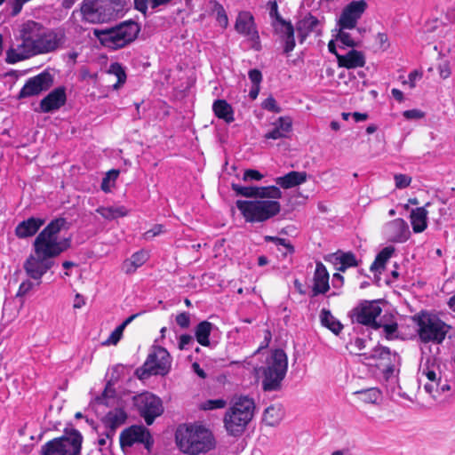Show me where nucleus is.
Wrapping results in <instances>:
<instances>
[{"label": "nucleus", "mask_w": 455, "mask_h": 455, "mask_svg": "<svg viewBox=\"0 0 455 455\" xmlns=\"http://www.w3.org/2000/svg\"><path fill=\"white\" fill-rule=\"evenodd\" d=\"M424 388L428 394H430L434 398H435L436 396L434 394L435 392L438 394H443L446 391H449L451 389V386L448 384L447 379L443 381V379H441V380H438L437 383H427Z\"/></svg>", "instance_id": "41"}, {"label": "nucleus", "mask_w": 455, "mask_h": 455, "mask_svg": "<svg viewBox=\"0 0 455 455\" xmlns=\"http://www.w3.org/2000/svg\"><path fill=\"white\" fill-rule=\"evenodd\" d=\"M147 259H148V255L146 252L137 251V252L133 253L132 255L131 259L128 260L131 261L132 264H133L138 268L139 267L142 266L147 261Z\"/></svg>", "instance_id": "57"}, {"label": "nucleus", "mask_w": 455, "mask_h": 455, "mask_svg": "<svg viewBox=\"0 0 455 455\" xmlns=\"http://www.w3.org/2000/svg\"><path fill=\"white\" fill-rule=\"evenodd\" d=\"M53 84L52 76L48 71L30 77L25 83L19 92V98L24 99L40 94L42 92L47 91Z\"/></svg>", "instance_id": "16"}, {"label": "nucleus", "mask_w": 455, "mask_h": 455, "mask_svg": "<svg viewBox=\"0 0 455 455\" xmlns=\"http://www.w3.org/2000/svg\"><path fill=\"white\" fill-rule=\"evenodd\" d=\"M377 41L379 44V48L382 49L383 51H386L389 48V43H388V37H387V35L386 33H378L377 34Z\"/></svg>", "instance_id": "61"}, {"label": "nucleus", "mask_w": 455, "mask_h": 455, "mask_svg": "<svg viewBox=\"0 0 455 455\" xmlns=\"http://www.w3.org/2000/svg\"><path fill=\"white\" fill-rule=\"evenodd\" d=\"M313 282L310 292L311 299L320 294H325L330 290L329 273L325 266L320 261L316 262Z\"/></svg>", "instance_id": "18"}, {"label": "nucleus", "mask_w": 455, "mask_h": 455, "mask_svg": "<svg viewBox=\"0 0 455 455\" xmlns=\"http://www.w3.org/2000/svg\"><path fill=\"white\" fill-rule=\"evenodd\" d=\"M63 435L53 438L41 447V455H80L84 437L76 428L65 427Z\"/></svg>", "instance_id": "8"}, {"label": "nucleus", "mask_w": 455, "mask_h": 455, "mask_svg": "<svg viewBox=\"0 0 455 455\" xmlns=\"http://www.w3.org/2000/svg\"><path fill=\"white\" fill-rule=\"evenodd\" d=\"M67 101L66 89L60 86L52 90L40 102V108L44 112L58 110Z\"/></svg>", "instance_id": "20"}, {"label": "nucleus", "mask_w": 455, "mask_h": 455, "mask_svg": "<svg viewBox=\"0 0 455 455\" xmlns=\"http://www.w3.org/2000/svg\"><path fill=\"white\" fill-rule=\"evenodd\" d=\"M324 259L335 266L339 265L336 269L340 272H345L347 268L359 265V260L356 259L355 255L352 251H343L341 250L327 255Z\"/></svg>", "instance_id": "21"}, {"label": "nucleus", "mask_w": 455, "mask_h": 455, "mask_svg": "<svg viewBox=\"0 0 455 455\" xmlns=\"http://www.w3.org/2000/svg\"><path fill=\"white\" fill-rule=\"evenodd\" d=\"M109 73L116 76L117 78L116 83L113 85L115 88H118L120 85L125 83L126 74L120 63H112L109 67Z\"/></svg>", "instance_id": "43"}, {"label": "nucleus", "mask_w": 455, "mask_h": 455, "mask_svg": "<svg viewBox=\"0 0 455 455\" xmlns=\"http://www.w3.org/2000/svg\"><path fill=\"white\" fill-rule=\"evenodd\" d=\"M133 401L139 414L144 419L148 426L152 425L156 418L164 412L162 400L151 393L147 392L138 395L134 396Z\"/></svg>", "instance_id": "12"}, {"label": "nucleus", "mask_w": 455, "mask_h": 455, "mask_svg": "<svg viewBox=\"0 0 455 455\" xmlns=\"http://www.w3.org/2000/svg\"><path fill=\"white\" fill-rule=\"evenodd\" d=\"M119 171L116 169H112L109 172H107L106 176L103 178L101 182V189L108 193L110 191L111 184L110 181L115 182L116 180L118 178Z\"/></svg>", "instance_id": "47"}, {"label": "nucleus", "mask_w": 455, "mask_h": 455, "mask_svg": "<svg viewBox=\"0 0 455 455\" xmlns=\"http://www.w3.org/2000/svg\"><path fill=\"white\" fill-rule=\"evenodd\" d=\"M44 26L34 20H27L20 26L17 40L21 43L16 48L11 47L6 52V62L15 64L19 61L31 58L33 45L37 42Z\"/></svg>", "instance_id": "6"}, {"label": "nucleus", "mask_w": 455, "mask_h": 455, "mask_svg": "<svg viewBox=\"0 0 455 455\" xmlns=\"http://www.w3.org/2000/svg\"><path fill=\"white\" fill-rule=\"evenodd\" d=\"M340 29L336 36V40L341 42L344 45L348 47L357 46V43L351 37L350 34Z\"/></svg>", "instance_id": "51"}, {"label": "nucleus", "mask_w": 455, "mask_h": 455, "mask_svg": "<svg viewBox=\"0 0 455 455\" xmlns=\"http://www.w3.org/2000/svg\"><path fill=\"white\" fill-rule=\"evenodd\" d=\"M137 443H142L148 451H150L154 443V440L149 430L146 427L142 425H134L125 428L120 434V445L122 448L132 447Z\"/></svg>", "instance_id": "14"}, {"label": "nucleus", "mask_w": 455, "mask_h": 455, "mask_svg": "<svg viewBox=\"0 0 455 455\" xmlns=\"http://www.w3.org/2000/svg\"><path fill=\"white\" fill-rule=\"evenodd\" d=\"M127 419V413L122 408H116L109 411L102 419L101 422L106 428L117 429L124 425Z\"/></svg>", "instance_id": "28"}, {"label": "nucleus", "mask_w": 455, "mask_h": 455, "mask_svg": "<svg viewBox=\"0 0 455 455\" xmlns=\"http://www.w3.org/2000/svg\"><path fill=\"white\" fill-rule=\"evenodd\" d=\"M237 209L246 222H264L276 216L281 204L276 200H237Z\"/></svg>", "instance_id": "10"}, {"label": "nucleus", "mask_w": 455, "mask_h": 455, "mask_svg": "<svg viewBox=\"0 0 455 455\" xmlns=\"http://www.w3.org/2000/svg\"><path fill=\"white\" fill-rule=\"evenodd\" d=\"M354 394L359 395L363 402L368 403H375L381 397V392L377 387L361 389Z\"/></svg>", "instance_id": "38"}, {"label": "nucleus", "mask_w": 455, "mask_h": 455, "mask_svg": "<svg viewBox=\"0 0 455 455\" xmlns=\"http://www.w3.org/2000/svg\"><path fill=\"white\" fill-rule=\"evenodd\" d=\"M321 324L329 329L335 335H339L343 330V324L336 319L331 311L326 308H323L320 313Z\"/></svg>", "instance_id": "32"}, {"label": "nucleus", "mask_w": 455, "mask_h": 455, "mask_svg": "<svg viewBox=\"0 0 455 455\" xmlns=\"http://www.w3.org/2000/svg\"><path fill=\"white\" fill-rule=\"evenodd\" d=\"M153 355L149 360H146L142 366L136 369L134 374L139 379H146L150 376L155 375L156 371L150 365Z\"/></svg>", "instance_id": "45"}, {"label": "nucleus", "mask_w": 455, "mask_h": 455, "mask_svg": "<svg viewBox=\"0 0 455 455\" xmlns=\"http://www.w3.org/2000/svg\"><path fill=\"white\" fill-rule=\"evenodd\" d=\"M194 344V338L189 334L180 336L178 347L180 350H188Z\"/></svg>", "instance_id": "55"}, {"label": "nucleus", "mask_w": 455, "mask_h": 455, "mask_svg": "<svg viewBox=\"0 0 455 455\" xmlns=\"http://www.w3.org/2000/svg\"><path fill=\"white\" fill-rule=\"evenodd\" d=\"M68 228L67 219L60 217L51 220L37 235L33 243V253L23 263L27 275L36 283L29 279L24 280L20 284L16 293L17 298L26 296L35 285L39 286L42 277L53 267V259L71 247V236L58 239L60 231Z\"/></svg>", "instance_id": "1"}, {"label": "nucleus", "mask_w": 455, "mask_h": 455, "mask_svg": "<svg viewBox=\"0 0 455 455\" xmlns=\"http://www.w3.org/2000/svg\"><path fill=\"white\" fill-rule=\"evenodd\" d=\"M264 240L266 242H272L275 243L276 245H282L285 247L289 253H293L295 249L294 246L285 238H281L277 236H271V235H266L264 237Z\"/></svg>", "instance_id": "49"}, {"label": "nucleus", "mask_w": 455, "mask_h": 455, "mask_svg": "<svg viewBox=\"0 0 455 455\" xmlns=\"http://www.w3.org/2000/svg\"><path fill=\"white\" fill-rule=\"evenodd\" d=\"M124 4V0H83L80 12L89 23H103L116 18Z\"/></svg>", "instance_id": "7"}, {"label": "nucleus", "mask_w": 455, "mask_h": 455, "mask_svg": "<svg viewBox=\"0 0 455 455\" xmlns=\"http://www.w3.org/2000/svg\"><path fill=\"white\" fill-rule=\"evenodd\" d=\"M255 409L254 400L248 395L235 398L223 417L227 434L236 438L242 436L254 417Z\"/></svg>", "instance_id": "3"}, {"label": "nucleus", "mask_w": 455, "mask_h": 455, "mask_svg": "<svg viewBox=\"0 0 455 455\" xmlns=\"http://www.w3.org/2000/svg\"><path fill=\"white\" fill-rule=\"evenodd\" d=\"M288 370L286 353L276 348L267 357L265 364L259 369L261 387L265 392L280 391Z\"/></svg>", "instance_id": "5"}, {"label": "nucleus", "mask_w": 455, "mask_h": 455, "mask_svg": "<svg viewBox=\"0 0 455 455\" xmlns=\"http://www.w3.org/2000/svg\"><path fill=\"white\" fill-rule=\"evenodd\" d=\"M227 401L224 399H213V400H207L204 405V410H215V409H221L226 407Z\"/></svg>", "instance_id": "54"}, {"label": "nucleus", "mask_w": 455, "mask_h": 455, "mask_svg": "<svg viewBox=\"0 0 455 455\" xmlns=\"http://www.w3.org/2000/svg\"><path fill=\"white\" fill-rule=\"evenodd\" d=\"M380 302V299L360 301L356 307L348 312L351 323L379 330L380 324H378L377 318L382 313V308L379 306Z\"/></svg>", "instance_id": "11"}, {"label": "nucleus", "mask_w": 455, "mask_h": 455, "mask_svg": "<svg viewBox=\"0 0 455 455\" xmlns=\"http://www.w3.org/2000/svg\"><path fill=\"white\" fill-rule=\"evenodd\" d=\"M256 198L260 199H280L282 197V191L276 186L258 187L256 192Z\"/></svg>", "instance_id": "37"}, {"label": "nucleus", "mask_w": 455, "mask_h": 455, "mask_svg": "<svg viewBox=\"0 0 455 455\" xmlns=\"http://www.w3.org/2000/svg\"><path fill=\"white\" fill-rule=\"evenodd\" d=\"M96 212L100 214L104 219L111 220L117 217H123L126 214L124 207H98Z\"/></svg>", "instance_id": "39"}, {"label": "nucleus", "mask_w": 455, "mask_h": 455, "mask_svg": "<svg viewBox=\"0 0 455 455\" xmlns=\"http://www.w3.org/2000/svg\"><path fill=\"white\" fill-rule=\"evenodd\" d=\"M175 441L178 448L188 455L206 454L216 448L212 432L201 424H182L177 427Z\"/></svg>", "instance_id": "2"}, {"label": "nucleus", "mask_w": 455, "mask_h": 455, "mask_svg": "<svg viewBox=\"0 0 455 455\" xmlns=\"http://www.w3.org/2000/svg\"><path fill=\"white\" fill-rule=\"evenodd\" d=\"M172 1V0H134V8L146 16L148 6L154 10L160 6H165Z\"/></svg>", "instance_id": "36"}, {"label": "nucleus", "mask_w": 455, "mask_h": 455, "mask_svg": "<svg viewBox=\"0 0 455 455\" xmlns=\"http://www.w3.org/2000/svg\"><path fill=\"white\" fill-rule=\"evenodd\" d=\"M283 417V411L280 404L270 405L265 409L262 420L270 427L277 426Z\"/></svg>", "instance_id": "34"}, {"label": "nucleus", "mask_w": 455, "mask_h": 455, "mask_svg": "<svg viewBox=\"0 0 455 455\" xmlns=\"http://www.w3.org/2000/svg\"><path fill=\"white\" fill-rule=\"evenodd\" d=\"M66 42V32L62 28L44 30L40 33L37 42L33 45L31 57L52 52L60 48Z\"/></svg>", "instance_id": "13"}, {"label": "nucleus", "mask_w": 455, "mask_h": 455, "mask_svg": "<svg viewBox=\"0 0 455 455\" xmlns=\"http://www.w3.org/2000/svg\"><path fill=\"white\" fill-rule=\"evenodd\" d=\"M231 188L236 196L256 198L257 186H242L236 183H232Z\"/></svg>", "instance_id": "42"}, {"label": "nucleus", "mask_w": 455, "mask_h": 455, "mask_svg": "<svg viewBox=\"0 0 455 455\" xmlns=\"http://www.w3.org/2000/svg\"><path fill=\"white\" fill-rule=\"evenodd\" d=\"M124 327L118 325L109 335L107 340L103 342V345L109 346V345H116L120 339L123 337L124 333Z\"/></svg>", "instance_id": "50"}, {"label": "nucleus", "mask_w": 455, "mask_h": 455, "mask_svg": "<svg viewBox=\"0 0 455 455\" xmlns=\"http://www.w3.org/2000/svg\"><path fill=\"white\" fill-rule=\"evenodd\" d=\"M387 232L389 240L394 243H403L410 237L409 227L403 219L390 221L387 224Z\"/></svg>", "instance_id": "22"}, {"label": "nucleus", "mask_w": 455, "mask_h": 455, "mask_svg": "<svg viewBox=\"0 0 455 455\" xmlns=\"http://www.w3.org/2000/svg\"><path fill=\"white\" fill-rule=\"evenodd\" d=\"M292 131V120L290 116H280L273 123L271 129L265 134L267 140L288 138Z\"/></svg>", "instance_id": "19"}, {"label": "nucleus", "mask_w": 455, "mask_h": 455, "mask_svg": "<svg viewBox=\"0 0 455 455\" xmlns=\"http://www.w3.org/2000/svg\"><path fill=\"white\" fill-rule=\"evenodd\" d=\"M321 23L320 20L311 13H307L301 20L296 23V29L302 43L312 32H316L321 35V29L318 28Z\"/></svg>", "instance_id": "24"}, {"label": "nucleus", "mask_w": 455, "mask_h": 455, "mask_svg": "<svg viewBox=\"0 0 455 455\" xmlns=\"http://www.w3.org/2000/svg\"><path fill=\"white\" fill-rule=\"evenodd\" d=\"M175 321L181 329H188L191 323L190 315L188 312L180 313L176 315Z\"/></svg>", "instance_id": "56"}, {"label": "nucleus", "mask_w": 455, "mask_h": 455, "mask_svg": "<svg viewBox=\"0 0 455 455\" xmlns=\"http://www.w3.org/2000/svg\"><path fill=\"white\" fill-rule=\"evenodd\" d=\"M368 7L365 0L352 1L342 10L338 25L340 29H353L356 27Z\"/></svg>", "instance_id": "15"}, {"label": "nucleus", "mask_w": 455, "mask_h": 455, "mask_svg": "<svg viewBox=\"0 0 455 455\" xmlns=\"http://www.w3.org/2000/svg\"><path fill=\"white\" fill-rule=\"evenodd\" d=\"M427 211L425 207H418L411 212V223L414 233L423 232L427 226Z\"/></svg>", "instance_id": "30"}, {"label": "nucleus", "mask_w": 455, "mask_h": 455, "mask_svg": "<svg viewBox=\"0 0 455 455\" xmlns=\"http://www.w3.org/2000/svg\"><path fill=\"white\" fill-rule=\"evenodd\" d=\"M26 3H28L27 0H14L12 6V15H18L21 12L22 7Z\"/></svg>", "instance_id": "63"}, {"label": "nucleus", "mask_w": 455, "mask_h": 455, "mask_svg": "<svg viewBox=\"0 0 455 455\" xmlns=\"http://www.w3.org/2000/svg\"><path fill=\"white\" fill-rule=\"evenodd\" d=\"M214 328V324L209 321H202L195 327V337L196 341L204 347H209L210 335Z\"/></svg>", "instance_id": "31"}, {"label": "nucleus", "mask_w": 455, "mask_h": 455, "mask_svg": "<svg viewBox=\"0 0 455 455\" xmlns=\"http://www.w3.org/2000/svg\"><path fill=\"white\" fill-rule=\"evenodd\" d=\"M261 106L268 112H280V108L277 106L276 100L271 95L262 101Z\"/></svg>", "instance_id": "53"}, {"label": "nucleus", "mask_w": 455, "mask_h": 455, "mask_svg": "<svg viewBox=\"0 0 455 455\" xmlns=\"http://www.w3.org/2000/svg\"><path fill=\"white\" fill-rule=\"evenodd\" d=\"M365 57L362 52L350 50L345 55H338V65L347 69L363 68L365 65Z\"/></svg>", "instance_id": "26"}, {"label": "nucleus", "mask_w": 455, "mask_h": 455, "mask_svg": "<svg viewBox=\"0 0 455 455\" xmlns=\"http://www.w3.org/2000/svg\"><path fill=\"white\" fill-rule=\"evenodd\" d=\"M162 232H163V226L156 225L152 229H150L145 233V237L147 239L153 238L156 235L161 234Z\"/></svg>", "instance_id": "64"}, {"label": "nucleus", "mask_w": 455, "mask_h": 455, "mask_svg": "<svg viewBox=\"0 0 455 455\" xmlns=\"http://www.w3.org/2000/svg\"><path fill=\"white\" fill-rule=\"evenodd\" d=\"M152 355L150 365L156 371L155 375H167L172 367V356L167 349L161 346H153L146 360H149Z\"/></svg>", "instance_id": "17"}, {"label": "nucleus", "mask_w": 455, "mask_h": 455, "mask_svg": "<svg viewBox=\"0 0 455 455\" xmlns=\"http://www.w3.org/2000/svg\"><path fill=\"white\" fill-rule=\"evenodd\" d=\"M395 252L393 246L383 248L376 256L374 261L370 267V270L374 273H381L385 269L386 264Z\"/></svg>", "instance_id": "33"}, {"label": "nucleus", "mask_w": 455, "mask_h": 455, "mask_svg": "<svg viewBox=\"0 0 455 455\" xmlns=\"http://www.w3.org/2000/svg\"><path fill=\"white\" fill-rule=\"evenodd\" d=\"M359 356L363 357V360L368 361L371 359H387L390 360V356L392 355L390 349L387 347L377 346L373 348L371 353H363L359 354ZM397 356L396 353L393 354V357L395 358Z\"/></svg>", "instance_id": "35"}, {"label": "nucleus", "mask_w": 455, "mask_h": 455, "mask_svg": "<svg viewBox=\"0 0 455 455\" xmlns=\"http://www.w3.org/2000/svg\"><path fill=\"white\" fill-rule=\"evenodd\" d=\"M213 114H233V108L226 100H216L212 104Z\"/></svg>", "instance_id": "46"}, {"label": "nucleus", "mask_w": 455, "mask_h": 455, "mask_svg": "<svg viewBox=\"0 0 455 455\" xmlns=\"http://www.w3.org/2000/svg\"><path fill=\"white\" fill-rule=\"evenodd\" d=\"M140 32V24L129 20L110 28H95L93 35L102 46L116 51L124 48L134 42Z\"/></svg>", "instance_id": "4"}, {"label": "nucleus", "mask_w": 455, "mask_h": 455, "mask_svg": "<svg viewBox=\"0 0 455 455\" xmlns=\"http://www.w3.org/2000/svg\"><path fill=\"white\" fill-rule=\"evenodd\" d=\"M212 4V13L215 14L218 23L221 28H227L228 25V18L224 7L216 1H214Z\"/></svg>", "instance_id": "44"}, {"label": "nucleus", "mask_w": 455, "mask_h": 455, "mask_svg": "<svg viewBox=\"0 0 455 455\" xmlns=\"http://www.w3.org/2000/svg\"><path fill=\"white\" fill-rule=\"evenodd\" d=\"M306 172L291 171L283 176L277 177L275 183L284 189L291 188L307 181Z\"/></svg>", "instance_id": "27"}, {"label": "nucleus", "mask_w": 455, "mask_h": 455, "mask_svg": "<svg viewBox=\"0 0 455 455\" xmlns=\"http://www.w3.org/2000/svg\"><path fill=\"white\" fill-rule=\"evenodd\" d=\"M422 77V73L418 70H413L408 76V81L404 82L408 84L411 88H414L416 86V81Z\"/></svg>", "instance_id": "62"}, {"label": "nucleus", "mask_w": 455, "mask_h": 455, "mask_svg": "<svg viewBox=\"0 0 455 455\" xmlns=\"http://www.w3.org/2000/svg\"><path fill=\"white\" fill-rule=\"evenodd\" d=\"M110 386H111L110 382H108V384H107L104 391L102 392L101 395L96 397V402L99 404L108 405V403L106 402V399L108 397H113L115 395L116 391Z\"/></svg>", "instance_id": "52"}, {"label": "nucleus", "mask_w": 455, "mask_h": 455, "mask_svg": "<svg viewBox=\"0 0 455 455\" xmlns=\"http://www.w3.org/2000/svg\"><path fill=\"white\" fill-rule=\"evenodd\" d=\"M235 28L239 34L259 38L253 16L249 12H242L238 14Z\"/></svg>", "instance_id": "25"}, {"label": "nucleus", "mask_w": 455, "mask_h": 455, "mask_svg": "<svg viewBox=\"0 0 455 455\" xmlns=\"http://www.w3.org/2000/svg\"><path fill=\"white\" fill-rule=\"evenodd\" d=\"M278 23L283 27L281 30L284 40L283 52L289 54L295 48L294 27L290 21H286L282 17H278Z\"/></svg>", "instance_id": "29"}, {"label": "nucleus", "mask_w": 455, "mask_h": 455, "mask_svg": "<svg viewBox=\"0 0 455 455\" xmlns=\"http://www.w3.org/2000/svg\"><path fill=\"white\" fill-rule=\"evenodd\" d=\"M248 76H249V79L252 83V85L259 86V84L262 81V74L259 69H257V68L251 69L248 73Z\"/></svg>", "instance_id": "60"}, {"label": "nucleus", "mask_w": 455, "mask_h": 455, "mask_svg": "<svg viewBox=\"0 0 455 455\" xmlns=\"http://www.w3.org/2000/svg\"><path fill=\"white\" fill-rule=\"evenodd\" d=\"M263 174L260 173L259 171L253 169H247L243 172V180L245 182L251 180H260L261 179H263Z\"/></svg>", "instance_id": "58"}, {"label": "nucleus", "mask_w": 455, "mask_h": 455, "mask_svg": "<svg viewBox=\"0 0 455 455\" xmlns=\"http://www.w3.org/2000/svg\"><path fill=\"white\" fill-rule=\"evenodd\" d=\"M45 223L43 218L30 217L20 222L15 228V235L19 238H28L35 235Z\"/></svg>", "instance_id": "23"}, {"label": "nucleus", "mask_w": 455, "mask_h": 455, "mask_svg": "<svg viewBox=\"0 0 455 455\" xmlns=\"http://www.w3.org/2000/svg\"><path fill=\"white\" fill-rule=\"evenodd\" d=\"M423 374H425L429 380L428 383H437V381L441 380L442 378L439 367H435V365L427 366L425 369H423Z\"/></svg>", "instance_id": "48"}, {"label": "nucleus", "mask_w": 455, "mask_h": 455, "mask_svg": "<svg viewBox=\"0 0 455 455\" xmlns=\"http://www.w3.org/2000/svg\"><path fill=\"white\" fill-rule=\"evenodd\" d=\"M386 318V315H384L382 318H380L378 322V324H380V328H383V332L385 337L387 339H394L398 337L397 335V329L398 324L396 322H390L387 323L384 319Z\"/></svg>", "instance_id": "40"}, {"label": "nucleus", "mask_w": 455, "mask_h": 455, "mask_svg": "<svg viewBox=\"0 0 455 455\" xmlns=\"http://www.w3.org/2000/svg\"><path fill=\"white\" fill-rule=\"evenodd\" d=\"M413 322L418 326V334L423 343L433 342L441 344L449 331L450 326L442 321L437 315L426 311L412 316Z\"/></svg>", "instance_id": "9"}, {"label": "nucleus", "mask_w": 455, "mask_h": 455, "mask_svg": "<svg viewBox=\"0 0 455 455\" xmlns=\"http://www.w3.org/2000/svg\"><path fill=\"white\" fill-rule=\"evenodd\" d=\"M395 181L397 188H405L410 186L411 178L405 174H395Z\"/></svg>", "instance_id": "59"}]
</instances>
